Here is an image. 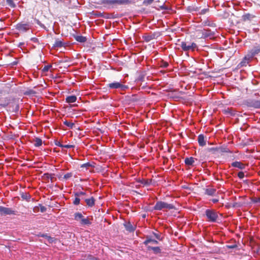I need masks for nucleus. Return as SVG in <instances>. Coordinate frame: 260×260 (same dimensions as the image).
<instances>
[{
    "instance_id": "1",
    "label": "nucleus",
    "mask_w": 260,
    "mask_h": 260,
    "mask_svg": "<svg viewBox=\"0 0 260 260\" xmlns=\"http://www.w3.org/2000/svg\"><path fill=\"white\" fill-rule=\"evenodd\" d=\"M180 46L184 51H194L197 49L198 46L195 43H190L182 41L180 44Z\"/></svg>"
},
{
    "instance_id": "2",
    "label": "nucleus",
    "mask_w": 260,
    "mask_h": 260,
    "mask_svg": "<svg viewBox=\"0 0 260 260\" xmlns=\"http://www.w3.org/2000/svg\"><path fill=\"white\" fill-rule=\"evenodd\" d=\"M74 218L76 220L80 222L81 225H90L91 224L89 218H85L81 213H75Z\"/></svg>"
},
{
    "instance_id": "3",
    "label": "nucleus",
    "mask_w": 260,
    "mask_h": 260,
    "mask_svg": "<svg viewBox=\"0 0 260 260\" xmlns=\"http://www.w3.org/2000/svg\"><path fill=\"white\" fill-rule=\"evenodd\" d=\"M174 206L172 204H168L164 202H157L154 206V209L155 210H161L164 209H173Z\"/></svg>"
},
{
    "instance_id": "4",
    "label": "nucleus",
    "mask_w": 260,
    "mask_h": 260,
    "mask_svg": "<svg viewBox=\"0 0 260 260\" xmlns=\"http://www.w3.org/2000/svg\"><path fill=\"white\" fill-rule=\"evenodd\" d=\"M245 104L248 107L260 109V100L250 98L245 101Z\"/></svg>"
},
{
    "instance_id": "5",
    "label": "nucleus",
    "mask_w": 260,
    "mask_h": 260,
    "mask_svg": "<svg viewBox=\"0 0 260 260\" xmlns=\"http://www.w3.org/2000/svg\"><path fill=\"white\" fill-rule=\"evenodd\" d=\"M206 215L208 220L211 222L216 221L217 218V213L214 210L208 209L206 211Z\"/></svg>"
},
{
    "instance_id": "6",
    "label": "nucleus",
    "mask_w": 260,
    "mask_h": 260,
    "mask_svg": "<svg viewBox=\"0 0 260 260\" xmlns=\"http://www.w3.org/2000/svg\"><path fill=\"white\" fill-rule=\"evenodd\" d=\"M15 215V211L10 208H7L3 206H0V215L1 216L7 215Z\"/></svg>"
},
{
    "instance_id": "7",
    "label": "nucleus",
    "mask_w": 260,
    "mask_h": 260,
    "mask_svg": "<svg viewBox=\"0 0 260 260\" xmlns=\"http://www.w3.org/2000/svg\"><path fill=\"white\" fill-rule=\"evenodd\" d=\"M108 87L110 89L120 88L121 90H125V89L127 88V87L126 85H123L121 83L118 82L109 83L108 85Z\"/></svg>"
},
{
    "instance_id": "8",
    "label": "nucleus",
    "mask_w": 260,
    "mask_h": 260,
    "mask_svg": "<svg viewBox=\"0 0 260 260\" xmlns=\"http://www.w3.org/2000/svg\"><path fill=\"white\" fill-rule=\"evenodd\" d=\"M252 59V55L247 54L243 58V60L238 65V68L246 66Z\"/></svg>"
},
{
    "instance_id": "9",
    "label": "nucleus",
    "mask_w": 260,
    "mask_h": 260,
    "mask_svg": "<svg viewBox=\"0 0 260 260\" xmlns=\"http://www.w3.org/2000/svg\"><path fill=\"white\" fill-rule=\"evenodd\" d=\"M131 4L129 0H112V6L127 5Z\"/></svg>"
},
{
    "instance_id": "10",
    "label": "nucleus",
    "mask_w": 260,
    "mask_h": 260,
    "mask_svg": "<svg viewBox=\"0 0 260 260\" xmlns=\"http://www.w3.org/2000/svg\"><path fill=\"white\" fill-rule=\"evenodd\" d=\"M208 151L209 152H227V148L226 147H223L222 146L219 147H213V148H210L208 149Z\"/></svg>"
},
{
    "instance_id": "11",
    "label": "nucleus",
    "mask_w": 260,
    "mask_h": 260,
    "mask_svg": "<svg viewBox=\"0 0 260 260\" xmlns=\"http://www.w3.org/2000/svg\"><path fill=\"white\" fill-rule=\"evenodd\" d=\"M16 28L19 31L24 32L28 30L29 29V26L27 23H19L17 25Z\"/></svg>"
},
{
    "instance_id": "12",
    "label": "nucleus",
    "mask_w": 260,
    "mask_h": 260,
    "mask_svg": "<svg viewBox=\"0 0 260 260\" xmlns=\"http://www.w3.org/2000/svg\"><path fill=\"white\" fill-rule=\"evenodd\" d=\"M231 167L242 170L245 169V165L240 161H235L231 164Z\"/></svg>"
},
{
    "instance_id": "13",
    "label": "nucleus",
    "mask_w": 260,
    "mask_h": 260,
    "mask_svg": "<svg viewBox=\"0 0 260 260\" xmlns=\"http://www.w3.org/2000/svg\"><path fill=\"white\" fill-rule=\"evenodd\" d=\"M124 226L126 230L130 232H134L136 229V226L133 225L130 222L125 223Z\"/></svg>"
},
{
    "instance_id": "14",
    "label": "nucleus",
    "mask_w": 260,
    "mask_h": 260,
    "mask_svg": "<svg viewBox=\"0 0 260 260\" xmlns=\"http://www.w3.org/2000/svg\"><path fill=\"white\" fill-rule=\"evenodd\" d=\"M218 15L223 18H226L227 17L226 8L224 7H222V9L218 10Z\"/></svg>"
},
{
    "instance_id": "15",
    "label": "nucleus",
    "mask_w": 260,
    "mask_h": 260,
    "mask_svg": "<svg viewBox=\"0 0 260 260\" xmlns=\"http://www.w3.org/2000/svg\"><path fill=\"white\" fill-rule=\"evenodd\" d=\"M216 192V189L212 187H208L205 190V193L208 196H213L215 194Z\"/></svg>"
},
{
    "instance_id": "16",
    "label": "nucleus",
    "mask_w": 260,
    "mask_h": 260,
    "mask_svg": "<svg viewBox=\"0 0 260 260\" xmlns=\"http://www.w3.org/2000/svg\"><path fill=\"white\" fill-rule=\"evenodd\" d=\"M198 141L200 146H204L206 145V140L203 135L201 134L198 136Z\"/></svg>"
},
{
    "instance_id": "17",
    "label": "nucleus",
    "mask_w": 260,
    "mask_h": 260,
    "mask_svg": "<svg viewBox=\"0 0 260 260\" xmlns=\"http://www.w3.org/2000/svg\"><path fill=\"white\" fill-rule=\"evenodd\" d=\"M74 38L77 41L80 43H84L87 41L86 38L82 36L74 35Z\"/></svg>"
},
{
    "instance_id": "18",
    "label": "nucleus",
    "mask_w": 260,
    "mask_h": 260,
    "mask_svg": "<svg viewBox=\"0 0 260 260\" xmlns=\"http://www.w3.org/2000/svg\"><path fill=\"white\" fill-rule=\"evenodd\" d=\"M64 43L59 39H56L55 40V43L53 45L54 48H60L64 46Z\"/></svg>"
},
{
    "instance_id": "19",
    "label": "nucleus",
    "mask_w": 260,
    "mask_h": 260,
    "mask_svg": "<svg viewBox=\"0 0 260 260\" xmlns=\"http://www.w3.org/2000/svg\"><path fill=\"white\" fill-rule=\"evenodd\" d=\"M77 101V97L75 95L68 96L66 99V101L68 103H75Z\"/></svg>"
},
{
    "instance_id": "20",
    "label": "nucleus",
    "mask_w": 260,
    "mask_h": 260,
    "mask_svg": "<svg viewBox=\"0 0 260 260\" xmlns=\"http://www.w3.org/2000/svg\"><path fill=\"white\" fill-rule=\"evenodd\" d=\"M34 145L36 147H40L42 145V140L39 138H35L33 140Z\"/></svg>"
},
{
    "instance_id": "21",
    "label": "nucleus",
    "mask_w": 260,
    "mask_h": 260,
    "mask_svg": "<svg viewBox=\"0 0 260 260\" xmlns=\"http://www.w3.org/2000/svg\"><path fill=\"white\" fill-rule=\"evenodd\" d=\"M185 164L188 166H191L194 162V158L192 157H187L185 159Z\"/></svg>"
},
{
    "instance_id": "22",
    "label": "nucleus",
    "mask_w": 260,
    "mask_h": 260,
    "mask_svg": "<svg viewBox=\"0 0 260 260\" xmlns=\"http://www.w3.org/2000/svg\"><path fill=\"white\" fill-rule=\"evenodd\" d=\"M143 38L146 42H149L151 40L154 39V35H145L143 36Z\"/></svg>"
},
{
    "instance_id": "23",
    "label": "nucleus",
    "mask_w": 260,
    "mask_h": 260,
    "mask_svg": "<svg viewBox=\"0 0 260 260\" xmlns=\"http://www.w3.org/2000/svg\"><path fill=\"white\" fill-rule=\"evenodd\" d=\"M95 200L93 197L85 200V202L89 207H92L94 205Z\"/></svg>"
},
{
    "instance_id": "24",
    "label": "nucleus",
    "mask_w": 260,
    "mask_h": 260,
    "mask_svg": "<svg viewBox=\"0 0 260 260\" xmlns=\"http://www.w3.org/2000/svg\"><path fill=\"white\" fill-rule=\"evenodd\" d=\"M148 250H152L155 254L159 253L161 252V249L159 247H151L148 246Z\"/></svg>"
},
{
    "instance_id": "25",
    "label": "nucleus",
    "mask_w": 260,
    "mask_h": 260,
    "mask_svg": "<svg viewBox=\"0 0 260 260\" xmlns=\"http://www.w3.org/2000/svg\"><path fill=\"white\" fill-rule=\"evenodd\" d=\"M149 243H152L154 244H158V242L156 240L152 239L151 238H148L147 237V239L144 241V243L145 245H147V244H148Z\"/></svg>"
},
{
    "instance_id": "26",
    "label": "nucleus",
    "mask_w": 260,
    "mask_h": 260,
    "mask_svg": "<svg viewBox=\"0 0 260 260\" xmlns=\"http://www.w3.org/2000/svg\"><path fill=\"white\" fill-rule=\"evenodd\" d=\"M159 65L161 68H166L169 66V63L167 61L162 60L159 62Z\"/></svg>"
},
{
    "instance_id": "27",
    "label": "nucleus",
    "mask_w": 260,
    "mask_h": 260,
    "mask_svg": "<svg viewBox=\"0 0 260 260\" xmlns=\"http://www.w3.org/2000/svg\"><path fill=\"white\" fill-rule=\"evenodd\" d=\"M204 23L205 25L211 26V27H215V24L212 21H210L209 20H206L204 22Z\"/></svg>"
},
{
    "instance_id": "28",
    "label": "nucleus",
    "mask_w": 260,
    "mask_h": 260,
    "mask_svg": "<svg viewBox=\"0 0 260 260\" xmlns=\"http://www.w3.org/2000/svg\"><path fill=\"white\" fill-rule=\"evenodd\" d=\"M260 52V47H258L254 50H252V52L249 55H252V57Z\"/></svg>"
},
{
    "instance_id": "29",
    "label": "nucleus",
    "mask_w": 260,
    "mask_h": 260,
    "mask_svg": "<svg viewBox=\"0 0 260 260\" xmlns=\"http://www.w3.org/2000/svg\"><path fill=\"white\" fill-rule=\"evenodd\" d=\"M63 123L64 125L71 128H73V126L74 125V124L73 122L68 121L67 120L64 121Z\"/></svg>"
},
{
    "instance_id": "30",
    "label": "nucleus",
    "mask_w": 260,
    "mask_h": 260,
    "mask_svg": "<svg viewBox=\"0 0 260 260\" xmlns=\"http://www.w3.org/2000/svg\"><path fill=\"white\" fill-rule=\"evenodd\" d=\"M7 4L12 8H14L16 6L13 0H6Z\"/></svg>"
},
{
    "instance_id": "31",
    "label": "nucleus",
    "mask_w": 260,
    "mask_h": 260,
    "mask_svg": "<svg viewBox=\"0 0 260 260\" xmlns=\"http://www.w3.org/2000/svg\"><path fill=\"white\" fill-rule=\"evenodd\" d=\"M93 167L90 162L84 164L81 166V168H85L88 169L89 167Z\"/></svg>"
},
{
    "instance_id": "32",
    "label": "nucleus",
    "mask_w": 260,
    "mask_h": 260,
    "mask_svg": "<svg viewBox=\"0 0 260 260\" xmlns=\"http://www.w3.org/2000/svg\"><path fill=\"white\" fill-rule=\"evenodd\" d=\"M73 176L72 173H68L66 174H65L63 176V179L65 180L69 179V178H71Z\"/></svg>"
},
{
    "instance_id": "33",
    "label": "nucleus",
    "mask_w": 260,
    "mask_h": 260,
    "mask_svg": "<svg viewBox=\"0 0 260 260\" xmlns=\"http://www.w3.org/2000/svg\"><path fill=\"white\" fill-rule=\"evenodd\" d=\"M154 0H144L143 4L145 6L150 5L153 2Z\"/></svg>"
},
{
    "instance_id": "34",
    "label": "nucleus",
    "mask_w": 260,
    "mask_h": 260,
    "mask_svg": "<svg viewBox=\"0 0 260 260\" xmlns=\"http://www.w3.org/2000/svg\"><path fill=\"white\" fill-rule=\"evenodd\" d=\"M102 3L110 6H112V0H102Z\"/></svg>"
},
{
    "instance_id": "35",
    "label": "nucleus",
    "mask_w": 260,
    "mask_h": 260,
    "mask_svg": "<svg viewBox=\"0 0 260 260\" xmlns=\"http://www.w3.org/2000/svg\"><path fill=\"white\" fill-rule=\"evenodd\" d=\"M80 200L79 197H76L75 200L73 201V203L75 205H78L80 204Z\"/></svg>"
},
{
    "instance_id": "36",
    "label": "nucleus",
    "mask_w": 260,
    "mask_h": 260,
    "mask_svg": "<svg viewBox=\"0 0 260 260\" xmlns=\"http://www.w3.org/2000/svg\"><path fill=\"white\" fill-rule=\"evenodd\" d=\"M51 67V66L50 65L45 66L43 69V71L44 72H47L49 71Z\"/></svg>"
},
{
    "instance_id": "37",
    "label": "nucleus",
    "mask_w": 260,
    "mask_h": 260,
    "mask_svg": "<svg viewBox=\"0 0 260 260\" xmlns=\"http://www.w3.org/2000/svg\"><path fill=\"white\" fill-rule=\"evenodd\" d=\"M85 194V192L81 191V192H79L76 193H75V196L79 197H80L81 196H84Z\"/></svg>"
},
{
    "instance_id": "38",
    "label": "nucleus",
    "mask_w": 260,
    "mask_h": 260,
    "mask_svg": "<svg viewBox=\"0 0 260 260\" xmlns=\"http://www.w3.org/2000/svg\"><path fill=\"white\" fill-rule=\"evenodd\" d=\"M238 176L239 177V178L242 179L244 177V173L243 172H239L238 173Z\"/></svg>"
},
{
    "instance_id": "39",
    "label": "nucleus",
    "mask_w": 260,
    "mask_h": 260,
    "mask_svg": "<svg viewBox=\"0 0 260 260\" xmlns=\"http://www.w3.org/2000/svg\"><path fill=\"white\" fill-rule=\"evenodd\" d=\"M251 17H252V16L249 14H247L244 15V20L250 19Z\"/></svg>"
},
{
    "instance_id": "40",
    "label": "nucleus",
    "mask_w": 260,
    "mask_h": 260,
    "mask_svg": "<svg viewBox=\"0 0 260 260\" xmlns=\"http://www.w3.org/2000/svg\"><path fill=\"white\" fill-rule=\"evenodd\" d=\"M74 146L72 145H63L62 148H74Z\"/></svg>"
},
{
    "instance_id": "41",
    "label": "nucleus",
    "mask_w": 260,
    "mask_h": 260,
    "mask_svg": "<svg viewBox=\"0 0 260 260\" xmlns=\"http://www.w3.org/2000/svg\"><path fill=\"white\" fill-rule=\"evenodd\" d=\"M228 157H230L232 160L234 159V158H235L234 155L233 154L232 152L231 151H230V150H229V155H228Z\"/></svg>"
},
{
    "instance_id": "42",
    "label": "nucleus",
    "mask_w": 260,
    "mask_h": 260,
    "mask_svg": "<svg viewBox=\"0 0 260 260\" xmlns=\"http://www.w3.org/2000/svg\"><path fill=\"white\" fill-rule=\"evenodd\" d=\"M153 235L155 237V238L159 240H160L161 239H160V235L158 234H157V233H153Z\"/></svg>"
},
{
    "instance_id": "43",
    "label": "nucleus",
    "mask_w": 260,
    "mask_h": 260,
    "mask_svg": "<svg viewBox=\"0 0 260 260\" xmlns=\"http://www.w3.org/2000/svg\"><path fill=\"white\" fill-rule=\"evenodd\" d=\"M40 210L42 212L46 211V208L42 205H40Z\"/></svg>"
},
{
    "instance_id": "44",
    "label": "nucleus",
    "mask_w": 260,
    "mask_h": 260,
    "mask_svg": "<svg viewBox=\"0 0 260 260\" xmlns=\"http://www.w3.org/2000/svg\"><path fill=\"white\" fill-rule=\"evenodd\" d=\"M228 247H229V249H231L236 248L237 247V246L236 244H234V245H229Z\"/></svg>"
},
{
    "instance_id": "45",
    "label": "nucleus",
    "mask_w": 260,
    "mask_h": 260,
    "mask_svg": "<svg viewBox=\"0 0 260 260\" xmlns=\"http://www.w3.org/2000/svg\"><path fill=\"white\" fill-rule=\"evenodd\" d=\"M55 145L57 146H59V147H63V145L61 144L59 142H56L55 143Z\"/></svg>"
},
{
    "instance_id": "46",
    "label": "nucleus",
    "mask_w": 260,
    "mask_h": 260,
    "mask_svg": "<svg viewBox=\"0 0 260 260\" xmlns=\"http://www.w3.org/2000/svg\"><path fill=\"white\" fill-rule=\"evenodd\" d=\"M47 238H48V240L50 243H51L53 241V238H52L50 237H48Z\"/></svg>"
},
{
    "instance_id": "47",
    "label": "nucleus",
    "mask_w": 260,
    "mask_h": 260,
    "mask_svg": "<svg viewBox=\"0 0 260 260\" xmlns=\"http://www.w3.org/2000/svg\"><path fill=\"white\" fill-rule=\"evenodd\" d=\"M45 176H46L47 178H50L51 179H52V177H51V175H50L48 173H46V174H45Z\"/></svg>"
},
{
    "instance_id": "48",
    "label": "nucleus",
    "mask_w": 260,
    "mask_h": 260,
    "mask_svg": "<svg viewBox=\"0 0 260 260\" xmlns=\"http://www.w3.org/2000/svg\"><path fill=\"white\" fill-rule=\"evenodd\" d=\"M208 10V9H203L202 10V12L203 14H205Z\"/></svg>"
},
{
    "instance_id": "49",
    "label": "nucleus",
    "mask_w": 260,
    "mask_h": 260,
    "mask_svg": "<svg viewBox=\"0 0 260 260\" xmlns=\"http://www.w3.org/2000/svg\"><path fill=\"white\" fill-rule=\"evenodd\" d=\"M212 201V202L214 203H216V202H217L218 201V200H217V199H213Z\"/></svg>"
},
{
    "instance_id": "50",
    "label": "nucleus",
    "mask_w": 260,
    "mask_h": 260,
    "mask_svg": "<svg viewBox=\"0 0 260 260\" xmlns=\"http://www.w3.org/2000/svg\"><path fill=\"white\" fill-rule=\"evenodd\" d=\"M24 45V43H20L18 46L19 47H21V46H23Z\"/></svg>"
},
{
    "instance_id": "51",
    "label": "nucleus",
    "mask_w": 260,
    "mask_h": 260,
    "mask_svg": "<svg viewBox=\"0 0 260 260\" xmlns=\"http://www.w3.org/2000/svg\"><path fill=\"white\" fill-rule=\"evenodd\" d=\"M90 260H99L97 258L93 257Z\"/></svg>"
},
{
    "instance_id": "52",
    "label": "nucleus",
    "mask_w": 260,
    "mask_h": 260,
    "mask_svg": "<svg viewBox=\"0 0 260 260\" xmlns=\"http://www.w3.org/2000/svg\"><path fill=\"white\" fill-rule=\"evenodd\" d=\"M255 202H259V203H260V198H258V199H257V201H256Z\"/></svg>"
},
{
    "instance_id": "53",
    "label": "nucleus",
    "mask_w": 260,
    "mask_h": 260,
    "mask_svg": "<svg viewBox=\"0 0 260 260\" xmlns=\"http://www.w3.org/2000/svg\"><path fill=\"white\" fill-rule=\"evenodd\" d=\"M230 195V191H229V194H228V196H229Z\"/></svg>"
}]
</instances>
